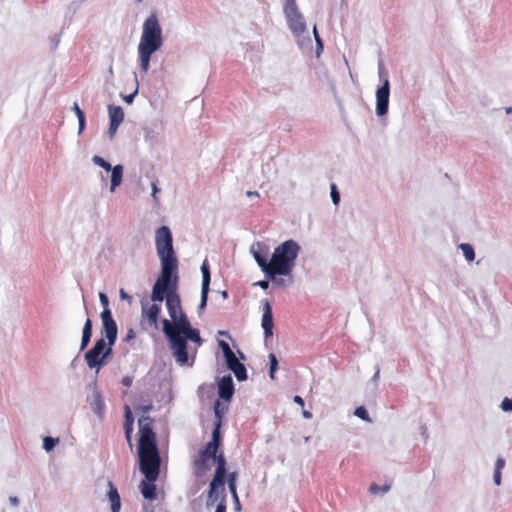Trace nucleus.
I'll list each match as a JSON object with an SVG mask.
<instances>
[{"label": "nucleus", "instance_id": "f257e3e1", "mask_svg": "<svg viewBox=\"0 0 512 512\" xmlns=\"http://www.w3.org/2000/svg\"><path fill=\"white\" fill-rule=\"evenodd\" d=\"M178 276H170L165 285L159 286L157 290V281L155 282L151 300L153 302H162L166 300V307L172 320H163V331L170 342V347L176 361L180 364L188 362L187 340L201 344L202 339L197 329L191 327V324L182 310L180 295L177 293Z\"/></svg>", "mask_w": 512, "mask_h": 512}, {"label": "nucleus", "instance_id": "f03ea898", "mask_svg": "<svg viewBox=\"0 0 512 512\" xmlns=\"http://www.w3.org/2000/svg\"><path fill=\"white\" fill-rule=\"evenodd\" d=\"M139 458L140 470L149 482L157 480L160 467V456L156 443V435L153 431V419L142 416L139 419Z\"/></svg>", "mask_w": 512, "mask_h": 512}, {"label": "nucleus", "instance_id": "7ed1b4c3", "mask_svg": "<svg viewBox=\"0 0 512 512\" xmlns=\"http://www.w3.org/2000/svg\"><path fill=\"white\" fill-rule=\"evenodd\" d=\"M163 45L162 29L156 13H152L143 23V31L138 45V54L141 70H149L153 53Z\"/></svg>", "mask_w": 512, "mask_h": 512}, {"label": "nucleus", "instance_id": "20e7f679", "mask_svg": "<svg viewBox=\"0 0 512 512\" xmlns=\"http://www.w3.org/2000/svg\"><path fill=\"white\" fill-rule=\"evenodd\" d=\"M155 242L158 256L161 260V274L157 279V290L160 284L165 285L170 276L177 275L178 262L173 249V238L167 226L156 230Z\"/></svg>", "mask_w": 512, "mask_h": 512}, {"label": "nucleus", "instance_id": "39448f33", "mask_svg": "<svg viewBox=\"0 0 512 512\" xmlns=\"http://www.w3.org/2000/svg\"><path fill=\"white\" fill-rule=\"evenodd\" d=\"M299 245L293 240H287L275 248L270 259V279L276 275H289L298 256Z\"/></svg>", "mask_w": 512, "mask_h": 512}, {"label": "nucleus", "instance_id": "423d86ee", "mask_svg": "<svg viewBox=\"0 0 512 512\" xmlns=\"http://www.w3.org/2000/svg\"><path fill=\"white\" fill-rule=\"evenodd\" d=\"M216 461V469L212 481L209 485L207 496V506H212L219 499L220 494L225 492V477H226V459L221 453L214 458Z\"/></svg>", "mask_w": 512, "mask_h": 512}, {"label": "nucleus", "instance_id": "0eeeda50", "mask_svg": "<svg viewBox=\"0 0 512 512\" xmlns=\"http://www.w3.org/2000/svg\"><path fill=\"white\" fill-rule=\"evenodd\" d=\"M112 347H106L103 338L98 339L94 346L86 352L85 360L90 369H96L98 372L102 366L106 364V358L111 354Z\"/></svg>", "mask_w": 512, "mask_h": 512}, {"label": "nucleus", "instance_id": "6e6552de", "mask_svg": "<svg viewBox=\"0 0 512 512\" xmlns=\"http://www.w3.org/2000/svg\"><path fill=\"white\" fill-rule=\"evenodd\" d=\"M218 449L219 446L214 443L208 442L206 444L205 448L201 451L199 458L194 461L195 469L198 474L205 473L209 469L207 461L216 457Z\"/></svg>", "mask_w": 512, "mask_h": 512}, {"label": "nucleus", "instance_id": "1a4fd4ad", "mask_svg": "<svg viewBox=\"0 0 512 512\" xmlns=\"http://www.w3.org/2000/svg\"><path fill=\"white\" fill-rule=\"evenodd\" d=\"M101 319L103 323L105 337L108 340V345L112 347L117 339V325L112 317L111 310L103 309L101 313Z\"/></svg>", "mask_w": 512, "mask_h": 512}, {"label": "nucleus", "instance_id": "9d476101", "mask_svg": "<svg viewBox=\"0 0 512 512\" xmlns=\"http://www.w3.org/2000/svg\"><path fill=\"white\" fill-rule=\"evenodd\" d=\"M284 14L287 19L288 26L294 35L300 36L304 33L306 30V24L297 9L293 10L292 8H289L284 12Z\"/></svg>", "mask_w": 512, "mask_h": 512}, {"label": "nucleus", "instance_id": "9b49d317", "mask_svg": "<svg viewBox=\"0 0 512 512\" xmlns=\"http://www.w3.org/2000/svg\"><path fill=\"white\" fill-rule=\"evenodd\" d=\"M389 81L388 79H385L383 85L377 89L376 92V98H377V105H376V113L378 116L385 115L388 111V104H389Z\"/></svg>", "mask_w": 512, "mask_h": 512}, {"label": "nucleus", "instance_id": "f8f14e48", "mask_svg": "<svg viewBox=\"0 0 512 512\" xmlns=\"http://www.w3.org/2000/svg\"><path fill=\"white\" fill-rule=\"evenodd\" d=\"M161 307L156 302L142 304V320H146L149 326L157 327Z\"/></svg>", "mask_w": 512, "mask_h": 512}, {"label": "nucleus", "instance_id": "ddd939ff", "mask_svg": "<svg viewBox=\"0 0 512 512\" xmlns=\"http://www.w3.org/2000/svg\"><path fill=\"white\" fill-rule=\"evenodd\" d=\"M262 328L264 330L265 338H269L273 335V313L270 302L265 299L263 301V315H262Z\"/></svg>", "mask_w": 512, "mask_h": 512}, {"label": "nucleus", "instance_id": "4468645a", "mask_svg": "<svg viewBox=\"0 0 512 512\" xmlns=\"http://www.w3.org/2000/svg\"><path fill=\"white\" fill-rule=\"evenodd\" d=\"M227 367L234 373L238 381L247 379V371L245 366L237 359L235 355L225 359Z\"/></svg>", "mask_w": 512, "mask_h": 512}, {"label": "nucleus", "instance_id": "2eb2a0df", "mask_svg": "<svg viewBox=\"0 0 512 512\" xmlns=\"http://www.w3.org/2000/svg\"><path fill=\"white\" fill-rule=\"evenodd\" d=\"M219 397L225 401H230L234 394V384L231 376H224L218 383Z\"/></svg>", "mask_w": 512, "mask_h": 512}, {"label": "nucleus", "instance_id": "dca6fc26", "mask_svg": "<svg viewBox=\"0 0 512 512\" xmlns=\"http://www.w3.org/2000/svg\"><path fill=\"white\" fill-rule=\"evenodd\" d=\"M108 499L111 503V512H120L121 509V499L118 493L117 488L113 484V482H108Z\"/></svg>", "mask_w": 512, "mask_h": 512}, {"label": "nucleus", "instance_id": "f3484780", "mask_svg": "<svg viewBox=\"0 0 512 512\" xmlns=\"http://www.w3.org/2000/svg\"><path fill=\"white\" fill-rule=\"evenodd\" d=\"M110 123L120 125L124 120V112L121 106H108Z\"/></svg>", "mask_w": 512, "mask_h": 512}, {"label": "nucleus", "instance_id": "a211bd4d", "mask_svg": "<svg viewBox=\"0 0 512 512\" xmlns=\"http://www.w3.org/2000/svg\"><path fill=\"white\" fill-rule=\"evenodd\" d=\"M253 256L265 275L270 278V261H267V255H262L259 251H254Z\"/></svg>", "mask_w": 512, "mask_h": 512}, {"label": "nucleus", "instance_id": "6ab92c4d", "mask_svg": "<svg viewBox=\"0 0 512 512\" xmlns=\"http://www.w3.org/2000/svg\"><path fill=\"white\" fill-rule=\"evenodd\" d=\"M110 171H112L111 191H114L116 189V187H118L122 182L123 166L116 165V166L112 167V169Z\"/></svg>", "mask_w": 512, "mask_h": 512}, {"label": "nucleus", "instance_id": "aec40b11", "mask_svg": "<svg viewBox=\"0 0 512 512\" xmlns=\"http://www.w3.org/2000/svg\"><path fill=\"white\" fill-rule=\"evenodd\" d=\"M92 336V321L90 318H87L82 332V340H81V350H84L91 339Z\"/></svg>", "mask_w": 512, "mask_h": 512}, {"label": "nucleus", "instance_id": "412c9836", "mask_svg": "<svg viewBox=\"0 0 512 512\" xmlns=\"http://www.w3.org/2000/svg\"><path fill=\"white\" fill-rule=\"evenodd\" d=\"M140 488L141 493L145 499L153 500L156 498V487L153 482L146 483L143 481Z\"/></svg>", "mask_w": 512, "mask_h": 512}, {"label": "nucleus", "instance_id": "4be33fe9", "mask_svg": "<svg viewBox=\"0 0 512 512\" xmlns=\"http://www.w3.org/2000/svg\"><path fill=\"white\" fill-rule=\"evenodd\" d=\"M222 425L221 420H215L214 428L212 431V439L209 441L210 443H214L217 446H220L221 436H220V428Z\"/></svg>", "mask_w": 512, "mask_h": 512}, {"label": "nucleus", "instance_id": "5701e85b", "mask_svg": "<svg viewBox=\"0 0 512 512\" xmlns=\"http://www.w3.org/2000/svg\"><path fill=\"white\" fill-rule=\"evenodd\" d=\"M201 272H202V287H209L211 275H210V270H209V267H208V264L206 261H204L201 266Z\"/></svg>", "mask_w": 512, "mask_h": 512}, {"label": "nucleus", "instance_id": "b1692460", "mask_svg": "<svg viewBox=\"0 0 512 512\" xmlns=\"http://www.w3.org/2000/svg\"><path fill=\"white\" fill-rule=\"evenodd\" d=\"M390 488H391V483H386L383 486H379V485L373 483L370 485L369 491L372 494L386 493L390 490Z\"/></svg>", "mask_w": 512, "mask_h": 512}, {"label": "nucleus", "instance_id": "393cba45", "mask_svg": "<svg viewBox=\"0 0 512 512\" xmlns=\"http://www.w3.org/2000/svg\"><path fill=\"white\" fill-rule=\"evenodd\" d=\"M460 248L463 251V254H464L465 258L468 261L474 260L475 253H474V250H473V248H472V246L470 244L463 243V244L460 245Z\"/></svg>", "mask_w": 512, "mask_h": 512}, {"label": "nucleus", "instance_id": "a878e982", "mask_svg": "<svg viewBox=\"0 0 512 512\" xmlns=\"http://www.w3.org/2000/svg\"><path fill=\"white\" fill-rule=\"evenodd\" d=\"M269 360H270V369H269V375L271 379L275 378V372L278 369V360L275 356V354L270 353L269 354Z\"/></svg>", "mask_w": 512, "mask_h": 512}, {"label": "nucleus", "instance_id": "bb28decb", "mask_svg": "<svg viewBox=\"0 0 512 512\" xmlns=\"http://www.w3.org/2000/svg\"><path fill=\"white\" fill-rule=\"evenodd\" d=\"M92 161L94 164L102 167L106 171H110L112 169V166L109 162H107L105 159H103L101 156L95 155L92 158Z\"/></svg>", "mask_w": 512, "mask_h": 512}, {"label": "nucleus", "instance_id": "cd10ccee", "mask_svg": "<svg viewBox=\"0 0 512 512\" xmlns=\"http://www.w3.org/2000/svg\"><path fill=\"white\" fill-rule=\"evenodd\" d=\"M226 410H227V406L221 404L219 401H216L214 404V413H215L216 420L222 421V416L226 412Z\"/></svg>", "mask_w": 512, "mask_h": 512}, {"label": "nucleus", "instance_id": "c85d7f7f", "mask_svg": "<svg viewBox=\"0 0 512 512\" xmlns=\"http://www.w3.org/2000/svg\"><path fill=\"white\" fill-rule=\"evenodd\" d=\"M59 439L58 438H52V437H45L44 440H43V448L46 450V451H51L55 445L58 443Z\"/></svg>", "mask_w": 512, "mask_h": 512}, {"label": "nucleus", "instance_id": "c756f323", "mask_svg": "<svg viewBox=\"0 0 512 512\" xmlns=\"http://www.w3.org/2000/svg\"><path fill=\"white\" fill-rule=\"evenodd\" d=\"M219 346L223 352V355L225 359L229 358L230 356L235 355L232 349L230 348L229 344L226 341H219Z\"/></svg>", "mask_w": 512, "mask_h": 512}, {"label": "nucleus", "instance_id": "7c9ffc66", "mask_svg": "<svg viewBox=\"0 0 512 512\" xmlns=\"http://www.w3.org/2000/svg\"><path fill=\"white\" fill-rule=\"evenodd\" d=\"M354 414H355L357 417H359L360 419H362V420H364V421H366V422H371V419H370V417H369V415H368V412H367V410L365 409V407H363V406L357 407V408L355 409Z\"/></svg>", "mask_w": 512, "mask_h": 512}, {"label": "nucleus", "instance_id": "2f4dec72", "mask_svg": "<svg viewBox=\"0 0 512 512\" xmlns=\"http://www.w3.org/2000/svg\"><path fill=\"white\" fill-rule=\"evenodd\" d=\"M208 293H209V287H201V301L199 304L200 308H204L207 304L208 299Z\"/></svg>", "mask_w": 512, "mask_h": 512}, {"label": "nucleus", "instance_id": "473e14b6", "mask_svg": "<svg viewBox=\"0 0 512 512\" xmlns=\"http://www.w3.org/2000/svg\"><path fill=\"white\" fill-rule=\"evenodd\" d=\"M134 418L132 416L131 409L128 405L125 406V422L124 425H129L133 427Z\"/></svg>", "mask_w": 512, "mask_h": 512}, {"label": "nucleus", "instance_id": "72a5a7b5", "mask_svg": "<svg viewBox=\"0 0 512 512\" xmlns=\"http://www.w3.org/2000/svg\"><path fill=\"white\" fill-rule=\"evenodd\" d=\"M331 199L335 205H337L340 201V194L337 191V187L335 184L331 185Z\"/></svg>", "mask_w": 512, "mask_h": 512}, {"label": "nucleus", "instance_id": "f704fd0d", "mask_svg": "<svg viewBox=\"0 0 512 512\" xmlns=\"http://www.w3.org/2000/svg\"><path fill=\"white\" fill-rule=\"evenodd\" d=\"M313 34H314L316 44H317V54L319 55L320 51L323 49V43L319 37L316 26H314V28H313Z\"/></svg>", "mask_w": 512, "mask_h": 512}, {"label": "nucleus", "instance_id": "c9c22d12", "mask_svg": "<svg viewBox=\"0 0 512 512\" xmlns=\"http://www.w3.org/2000/svg\"><path fill=\"white\" fill-rule=\"evenodd\" d=\"M124 430H125V436H126L127 442L129 443L130 447H132L133 427L129 426V425H124Z\"/></svg>", "mask_w": 512, "mask_h": 512}, {"label": "nucleus", "instance_id": "e433bc0d", "mask_svg": "<svg viewBox=\"0 0 512 512\" xmlns=\"http://www.w3.org/2000/svg\"><path fill=\"white\" fill-rule=\"evenodd\" d=\"M501 408L504 410V411H512V399H509V398H504L502 403H501Z\"/></svg>", "mask_w": 512, "mask_h": 512}, {"label": "nucleus", "instance_id": "4c0bfd02", "mask_svg": "<svg viewBox=\"0 0 512 512\" xmlns=\"http://www.w3.org/2000/svg\"><path fill=\"white\" fill-rule=\"evenodd\" d=\"M120 125L118 124H114V123H110L109 124V128H108V136L109 138L112 140L116 134V131L118 129Z\"/></svg>", "mask_w": 512, "mask_h": 512}, {"label": "nucleus", "instance_id": "58836bf2", "mask_svg": "<svg viewBox=\"0 0 512 512\" xmlns=\"http://www.w3.org/2000/svg\"><path fill=\"white\" fill-rule=\"evenodd\" d=\"M100 302L103 305V309H109V299L103 292L99 293Z\"/></svg>", "mask_w": 512, "mask_h": 512}, {"label": "nucleus", "instance_id": "ea45409f", "mask_svg": "<svg viewBox=\"0 0 512 512\" xmlns=\"http://www.w3.org/2000/svg\"><path fill=\"white\" fill-rule=\"evenodd\" d=\"M221 495H222V499L219 502V504L217 505L215 512H226L225 495H224V493Z\"/></svg>", "mask_w": 512, "mask_h": 512}, {"label": "nucleus", "instance_id": "a19ab883", "mask_svg": "<svg viewBox=\"0 0 512 512\" xmlns=\"http://www.w3.org/2000/svg\"><path fill=\"white\" fill-rule=\"evenodd\" d=\"M136 337V332L133 328H130L127 330L126 335L124 337L125 342H129L130 340L134 339Z\"/></svg>", "mask_w": 512, "mask_h": 512}, {"label": "nucleus", "instance_id": "79ce46f5", "mask_svg": "<svg viewBox=\"0 0 512 512\" xmlns=\"http://www.w3.org/2000/svg\"><path fill=\"white\" fill-rule=\"evenodd\" d=\"M504 466H505V460L503 458L499 457L495 463V470L501 471L504 468Z\"/></svg>", "mask_w": 512, "mask_h": 512}, {"label": "nucleus", "instance_id": "37998d69", "mask_svg": "<svg viewBox=\"0 0 512 512\" xmlns=\"http://www.w3.org/2000/svg\"><path fill=\"white\" fill-rule=\"evenodd\" d=\"M289 8H292L293 10L297 9L295 0H286L284 12H286Z\"/></svg>", "mask_w": 512, "mask_h": 512}, {"label": "nucleus", "instance_id": "c03bdc74", "mask_svg": "<svg viewBox=\"0 0 512 512\" xmlns=\"http://www.w3.org/2000/svg\"><path fill=\"white\" fill-rule=\"evenodd\" d=\"M493 479L496 485L501 484V471H494Z\"/></svg>", "mask_w": 512, "mask_h": 512}, {"label": "nucleus", "instance_id": "a18cd8bd", "mask_svg": "<svg viewBox=\"0 0 512 512\" xmlns=\"http://www.w3.org/2000/svg\"><path fill=\"white\" fill-rule=\"evenodd\" d=\"M238 474L237 472H231L228 474V483H236Z\"/></svg>", "mask_w": 512, "mask_h": 512}, {"label": "nucleus", "instance_id": "49530a36", "mask_svg": "<svg viewBox=\"0 0 512 512\" xmlns=\"http://www.w3.org/2000/svg\"><path fill=\"white\" fill-rule=\"evenodd\" d=\"M73 109L76 113L77 118H79L80 116H84V112L80 109L77 103H74Z\"/></svg>", "mask_w": 512, "mask_h": 512}, {"label": "nucleus", "instance_id": "de8ad7c7", "mask_svg": "<svg viewBox=\"0 0 512 512\" xmlns=\"http://www.w3.org/2000/svg\"><path fill=\"white\" fill-rule=\"evenodd\" d=\"M78 122H79V132H81L84 127H85V115L84 116H80L78 118Z\"/></svg>", "mask_w": 512, "mask_h": 512}, {"label": "nucleus", "instance_id": "09e8293b", "mask_svg": "<svg viewBox=\"0 0 512 512\" xmlns=\"http://www.w3.org/2000/svg\"><path fill=\"white\" fill-rule=\"evenodd\" d=\"M294 402L300 405L301 407L304 406V400L299 395L294 396Z\"/></svg>", "mask_w": 512, "mask_h": 512}, {"label": "nucleus", "instance_id": "8fccbe9b", "mask_svg": "<svg viewBox=\"0 0 512 512\" xmlns=\"http://www.w3.org/2000/svg\"><path fill=\"white\" fill-rule=\"evenodd\" d=\"M122 384H123L124 386L129 387V386L132 384V379H131L130 377L126 376V377H124V378L122 379Z\"/></svg>", "mask_w": 512, "mask_h": 512}, {"label": "nucleus", "instance_id": "3c124183", "mask_svg": "<svg viewBox=\"0 0 512 512\" xmlns=\"http://www.w3.org/2000/svg\"><path fill=\"white\" fill-rule=\"evenodd\" d=\"M228 487H229L230 493L235 494V491H237L236 483H228Z\"/></svg>", "mask_w": 512, "mask_h": 512}, {"label": "nucleus", "instance_id": "603ef678", "mask_svg": "<svg viewBox=\"0 0 512 512\" xmlns=\"http://www.w3.org/2000/svg\"><path fill=\"white\" fill-rule=\"evenodd\" d=\"M257 285H259V286H260L261 288H263V289H267V288H268V286H269V283H268V281H259V282L257 283Z\"/></svg>", "mask_w": 512, "mask_h": 512}, {"label": "nucleus", "instance_id": "864d4df0", "mask_svg": "<svg viewBox=\"0 0 512 512\" xmlns=\"http://www.w3.org/2000/svg\"><path fill=\"white\" fill-rule=\"evenodd\" d=\"M231 495H232V498H233L235 504H239V497H238L237 491H235V494H231Z\"/></svg>", "mask_w": 512, "mask_h": 512}, {"label": "nucleus", "instance_id": "5fc2aeb1", "mask_svg": "<svg viewBox=\"0 0 512 512\" xmlns=\"http://www.w3.org/2000/svg\"><path fill=\"white\" fill-rule=\"evenodd\" d=\"M10 502L13 504V505H18L19 503V500L17 497H10Z\"/></svg>", "mask_w": 512, "mask_h": 512}, {"label": "nucleus", "instance_id": "6e6d98bb", "mask_svg": "<svg viewBox=\"0 0 512 512\" xmlns=\"http://www.w3.org/2000/svg\"><path fill=\"white\" fill-rule=\"evenodd\" d=\"M303 416L306 418V419H310L312 417V414L311 412L309 411H303Z\"/></svg>", "mask_w": 512, "mask_h": 512}, {"label": "nucleus", "instance_id": "4d7b16f0", "mask_svg": "<svg viewBox=\"0 0 512 512\" xmlns=\"http://www.w3.org/2000/svg\"><path fill=\"white\" fill-rule=\"evenodd\" d=\"M246 194H247V196H249V197H250V196H259L258 192H256V191H254V192H252V191H248Z\"/></svg>", "mask_w": 512, "mask_h": 512}, {"label": "nucleus", "instance_id": "13d9d810", "mask_svg": "<svg viewBox=\"0 0 512 512\" xmlns=\"http://www.w3.org/2000/svg\"><path fill=\"white\" fill-rule=\"evenodd\" d=\"M151 408H152V406H151V405H147V406H143V407H141V410H142V411H144V412H147V411H149Z\"/></svg>", "mask_w": 512, "mask_h": 512}, {"label": "nucleus", "instance_id": "bf43d9fd", "mask_svg": "<svg viewBox=\"0 0 512 512\" xmlns=\"http://www.w3.org/2000/svg\"><path fill=\"white\" fill-rule=\"evenodd\" d=\"M133 98H134V94L129 95L128 97H126V99H125V100H126V102L131 103V102H132V100H133Z\"/></svg>", "mask_w": 512, "mask_h": 512}, {"label": "nucleus", "instance_id": "052dcab7", "mask_svg": "<svg viewBox=\"0 0 512 512\" xmlns=\"http://www.w3.org/2000/svg\"><path fill=\"white\" fill-rule=\"evenodd\" d=\"M152 189H153V196L155 197L156 193L158 192L156 184L153 183Z\"/></svg>", "mask_w": 512, "mask_h": 512}, {"label": "nucleus", "instance_id": "680f3d73", "mask_svg": "<svg viewBox=\"0 0 512 512\" xmlns=\"http://www.w3.org/2000/svg\"><path fill=\"white\" fill-rule=\"evenodd\" d=\"M121 296L124 298L126 295L123 290H121Z\"/></svg>", "mask_w": 512, "mask_h": 512}, {"label": "nucleus", "instance_id": "e2e57ef3", "mask_svg": "<svg viewBox=\"0 0 512 512\" xmlns=\"http://www.w3.org/2000/svg\"><path fill=\"white\" fill-rule=\"evenodd\" d=\"M222 296L227 297V292H226V291H224V292L222 293Z\"/></svg>", "mask_w": 512, "mask_h": 512}, {"label": "nucleus", "instance_id": "0e129e2a", "mask_svg": "<svg viewBox=\"0 0 512 512\" xmlns=\"http://www.w3.org/2000/svg\"><path fill=\"white\" fill-rule=\"evenodd\" d=\"M136 2H137V3H140V2H142V0H136Z\"/></svg>", "mask_w": 512, "mask_h": 512}]
</instances>
